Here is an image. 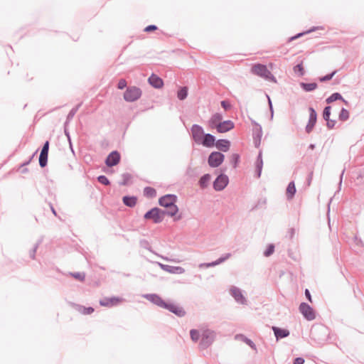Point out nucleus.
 <instances>
[{"mask_svg": "<svg viewBox=\"0 0 364 364\" xmlns=\"http://www.w3.org/2000/svg\"><path fill=\"white\" fill-rule=\"evenodd\" d=\"M178 197L175 194H166L159 199V205L165 208L163 211L166 215L173 217L178 212V207L176 205Z\"/></svg>", "mask_w": 364, "mask_h": 364, "instance_id": "f257e3e1", "label": "nucleus"}, {"mask_svg": "<svg viewBox=\"0 0 364 364\" xmlns=\"http://www.w3.org/2000/svg\"><path fill=\"white\" fill-rule=\"evenodd\" d=\"M252 73L258 75L266 80L277 83L276 77L268 70L267 65L261 63L254 65L251 68Z\"/></svg>", "mask_w": 364, "mask_h": 364, "instance_id": "f03ea898", "label": "nucleus"}, {"mask_svg": "<svg viewBox=\"0 0 364 364\" xmlns=\"http://www.w3.org/2000/svg\"><path fill=\"white\" fill-rule=\"evenodd\" d=\"M216 333L214 331L209 328L203 329L201 331V338L198 344L200 350H205L209 348L214 342Z\"/></svg>", "mask_w": 364, "mask_h": 364, "instance_id": "7ed1b4c3", "label": "nucleus"}, {"mask_svg": "<svg viewBox=\"0 0 364 364\" xmlns=\"http://www.w3.org/2000/svg\"><path fill=\"white\" fill-rule=\"evenodd\" d=\"M166 214L163 211L162 209L154 207L149 210L144 215V218L145 220H151L154 223H161Z\"/></svg>", "mask_w": 364, "mask_h": 364, "instance_id": "20e7f679", "label": "nucleus"}, {"mask_svg": "<svg viewBox=\"0 0 364 364\" xmlns=\"http://www.w3.org/2000/svg\"><path fill=\"white\" fill-rule=\"evenodd\" d=\"M141 89L136 86H129L124 92V100L126 102H132L136 101L141 96Z\"/></svg>", "mask_w": 364, "mask_h": 364, "instance_id": "39448f33", "label": "nucleus"}, {"mask_svg": "<svg viewBox=\"0 0 364 364\" xmlns=\"http://www.w3.org/2000/svg\"><path fill=\"white\" fill-rule=\"evenodd\" d=\"M225 159V155L220 151H213L208 157V164L211 168L219 167Z\"/></svg>", "mask_w": 364, "mask_h": 364, "instance_id": "423d86ee", "label": "nucleus"}, {"mask_svg": "<svg viewBox=\"0 0 364 364\" xmlns=\"http://www.w3.org/2000/svg\"><path fill=\"white\" fill-rule=\"evenodd\" d=\"M229 178L225 173H221L215 179L213 183V187L216 191H221L225 188L228 185Z\"/></svg>", "mask_w": 364, "mask_h": 364, "instance_id": "0eeeda50", "label": "nucleus"}, {"mask_svg": "<svg viewBox=\"0 0 364 364\" xmlns=\"http://www.w3.org/2000/svg\"><path fill=\"white\" fill-rule=\"evenodd\" d=\"M299 311L303 316L308 321H313L316 318V314L314 309L307 303L302 302L299 307Z\"/></svg>", "mask_w": 364, "mask_h": 364, "instance_id": "6e6552de", "label": "nucleus"}, {"mask_svg": "<svg viewBox=\"0 0 364 364\" xmlns=\"http://www.w3.org/2000/svg\"><path fill=\"white\" fill-rule=\"evenodd\" d=\"M191 138L192 139L198 144L203 139V136L205 134L204 129L202 126L194 124L191 128Z\"/></svg>", "mask_w": 364, "mask_h": 364, "instance_id": "1a4fd4ad", "label": "nucleus"}, {"mask_svg": "<svg viewBox=\"0 0 364 364\" xmlns=\"http://www.w3.org/2000/svg\"><path fill=\"white\" fill-rule=\"evenodd\" d=\"M163 309L169 311L178 317H183L186 315V311L183 307L173 303L165 302Z\"/></svg>", "mask_w": 364, "mask_h": 364, "instance_id": "9d476101", "label": "nucleus"}, {"mask_svg": "<svg viewBox=\"0 0 364 364\" xmlns=\"http://www.w3.org/2000/svg\"><path fill=\"white\" fill-rule=\"evenodd\" d=\"M49 141H46L42 146L40 156H39V166L41 168H44L47 166L48 151H49Z\"/></svg>", "mask_w": 364, "mask_h": 364, "instance_id": "9b49d317", "label": "nucleus"}, {"mask_svg": "<svg viewBox=\"0 0 364 364\" xmlns=\"http://www.w3.org/2000/svg\"><path fill=\"white\" fill-rule=\"evenodd\" d=\"M124 301V299L119 296L105 297L100 300V304L102 306L112 307L117 306Z\"/></svg>", "mask_w": 364, "mask_h": 364, "instance_id": "f8f14e48", "label": "nucleus"}, {"mask_svg": "<svg viewBox=\"0 0 364 364\" xmlns=\"http://www.w3.org/2000/svg\"><path fill=\"white\" fill-rule=\"evenodd\" d=\"M121 156L118 151L110 152L105 159V164L108 167H113L120 161Z\"/></svg>", "mask_w": 364, "mask_h": 364, "instance_id": "ddd939ff", "label": "nucleus"}, {"mask_svg": "<svg viewBox=\"0 0 364 364\" xmlns=\"http://www.w3.org/2000/svg\"><path fill=\"white\" fill-rule=\"evenodd\" d=\"M234 127V122L231 120L228 119L222 121L220 123H218L217 125H215V127L214 129H215L218 133H225L227 132L230 131Z\"/></svg>", "mask_w": 364, "mask_h": 364, "instance_id": "4468645a", "label": "nucleus"}, {"mask_svg": "<svg viewBox=\"0 0 364 364\" xmlns=\"http://www.w3.org/2000/svg\"><path fill=\"white\" fill-rule=\"evenodd\" d=\"M150 302L163 309L166 301L156 294H146L143 296Z\"/></svg>", "mask_w": 364, "mask_h": 364, "instance_id": "2eb2a0df", "label": "nucleus"}, {"mask_svg": "<svg viewBox=\"0 0 364 364\" xmlns=\"http://www.w3.org/2000/svg\"><path fill=\"white\" fill-rule=\"evenodd\" d=\"M161 269L171 274H181L185 272V269L181 267L171 266L168 264H161L158 262Z\"/></svg>", "mask_w": 364, "mask_h": 364, "instance_id": "dca6fc26", "label": "nucleus"}, {"mask_svg": "<svg viewBox=\"0 0 364 364\" xmlns=\"http://www.w3.org/2000/svg\"><path fill=\"white\" fill-rule=\"evenodd\" d=\"M231 257L230 253H226L215 261L211 262H206V263H201L199 264L200 268H208V267H213L215 266H217L218 264H220L221 263L226 261L228 259H229Z\"/></svg>", "mask_w": 364, "mask_h": 364, "instance_id": "f3484780", "label": "nucleus"}, {"mask_svg": "<svg viewBox=\"0 0 364 364\" xmlns=\"http://www.w3.org/2000/svg\"><path fill=\"white\" fill-rule=\"evenodd\" d=\"M216 142V138L214 135L205 133L203 136V139L200 141L198 144H201L205 147H213Z\"/></svg>", "mask_w": 364, "mask_h": 364, "instance_id": "a211bd4d", "label": "nucleus"}, {"mask_svg": "<svg viewBox=\"0 0 364 364\" xmlns=\"http://www.w3.org/2000/svg\"><path fill=\"white\" fill-rule=\"evenodd\" d=\"M231 143L228 139H220L216 140L215 146L220 152H227L230 147Z\"/></svg>", "mask_w": 364, "mask_h": 364, "instance_id": "6ab92c4d", "label": "nucleus"}, {"mask_svg": "<svg viewBox=\"0 0 364 364\" xmlns=\"http://www.w3.org/2000/svg\"><path fill=\"white\" fill-rule=\"evenodd\" d=\"M231 294L234 297L235 300L241 304H245L247 302L245 297L242 295L240 289L237 287H232L231 289Z\"/></svg>", "mask_w": 364, "mask_h": 364, "instance_id": "aec40b11", "label": "nucleus"}, {"mask_svg": "<svg viewBox=\"0 0 364 364\" xmlns=\"http://www.w3.org/2000/svg\"><path fill=\"white\" fill-rule=\"evenodd\" d=\"M149 83L154 88L160 89L164 86L163 80L155 74H151L148 79Z\"/></svg>", "mask_w": 364, "mask_h": 364, "instance_id": "412c9836", "label": "nucleus"}, {"mask_svg": "<svg viewBox=\"0 0 364 364\" xmlns=\"http://www.w3.org/2000/svg\"><path fill=\"white\" fill-rule=\"evenodd\" d=\"M272 331L277 340L284 338L289 336L290 333L289 330L277 326H273Z\"/></svg>", "mask_w": 364, "mask_h": 364, "instance_id": "4be33fe9", "label": "nucleus"}, {"mask_svg": "<svg viewBox=\"0 0 364 364\" xmlns=\"http://www.w3.org/2000/svg\"><path fill=\"white\" fill-rule=\"evenodd\" d=\"M223 120V115L220 113L216 112L213 114L208 122V124L210 129H213L218 123H220Z\"/></svg>", "mask_w": 364, "mask_h": 364, "instance_id": "5701e85b", "label": "nucleus"}, {"mask_svg": "<svg viewBox=\"0 0 364 364\" xmlns=\"http://www.w3.org/2000/svg\"><path fill=\"white\" fill-rule=\"evenodd\" d=\"M263 167L262 153L259 151L258 156L255 161V176L257 178H260Z\"/></svg>", "mask_w": 364, "mask_h": 364, "instance_id": "b1692460", "label": "nucleus"}, {"mask_svg": "<svg viewBox=\"0 0 364 364\" xmlns=\"http://www.w3.org/2000/svg\"><path fill=\"white\" fill-rule=\"evenodd\" d=\"M122 201L126 206L133 208L136 204L137 197L134 196H124L122 198Z\"/></svg>", "mask_w": 364, "mask_h": 364, "instance_id": "393cba45", "label": "nucleus"}, {"mask_svg": "<svg viewBox=\"0 0 364 364\" xmlns=\"http://www.w3.org/2000/svg\"><path fill=\"white\" fill-rule=\"evenodd\" d=\"M296 192V189L294 182V181L289 182V183L287 186V191H286L287 199L288 200L292 199L294 198Z\"/></svg>", "mask_w": 364, "mask_h": 364, "instance_id": "a878e982", "label": "nucleus"}, {"mask_svg": "<svg viewBox=\"0 0 364 364\" xmlns=\"http://www.w3.org/2000/svg\"><path fill=\"white\" fill-rule=\"evenodd\" d=\"M210 179L211 176L209 173H205L203 176H202L198 181V185L200 186V188H206L209 184Z\"/></svg>", "mask_w": 364, "mask_h": 364, "instance_id": "bb28decb", "label": "nucleus"}, {"mask_svg": "<svg viewBox=\"0 0 364 364\" xmlns=\"http://www.w3.org/2000/svg\"><path fill=\"white\" fill-rule=\"evenodd\" d=\"M300 87L305 91V92H311L316 90L318 87L317 83L316 82H300Z\"/></svg>", "mask_w": 364, "mask_h": 364, "instance_id": "cd10ccee", "label": "nucleus"}, {"mask_svg": "<svg viewBox=\"0 0 364 364\" xmlns=\"http://www.w3.org/2000/svg\"><path fill=\"white\" fill-rule=\"evenodd\" d=\"M252 124L255 126L253 128L252 138H262V128L261 125L255 121H252Z\"/></svg>", "mask_w": 364, "mask_h": 364, "instance_id": "c85d7f7f", "label": "nucleus"}, {"mask_svg": "<svg viewBox=\"0 0 364 364\" xmlns=\"http://www.w3.org/2000/svg\"><path fill=\"white\" fill-rule=\"evenodd\" d=\"M81 105H82V102L79 103L75 107H74L71 109V110L69 112V113L66 117V121L65 122V125H66L69 122H70L73 119V118L74 117V116L75 115L76 112L78 111V109H80Z\"/></svg>", "mask_w": 364, "mask_h": 364, "instance_id": "c756f323", "label": "nucleus"}, {"mask_svg": "<svg viewBox=\"0 0 364 364\" xmlns=\"http://www.w3.org/2000/svg\"><path fill=\"white\" fill-rule=\"evenodd\" d=\"M309 118L308 123L316 124V123L317 122V113H316L315 109L312 107H309Z\"/></svg>", "mask_w": 364, "mask_h": 364, "instance_id": "7c9ffc66", "label": "nucleus"}, {"mask_svg": "<svg viewBox=\"0 0 364 364\" xmlns=\"http://www.w3.org/2000/svg\"><path fill=\"white\" fill-rule=\"evenodd\" d=\"M336 100H343V97L339 92H333L331 94L328 98H326V102L327 104H331Z\"/></svg>", "mask_w": 364, "mask_h": 364, "instance_id": "2f4dec72", "label": "nucleus"}, {"mask_svg": "<svg viewBox=\"0 0 364 364\" xmlns=\"http://www.w3.org/2000/svg\"><path fill=\"white\" fill-rule=\"evenodd\" d=\"M188 89L187 87H181L177 92V97L180 100H184L188 96Z\"/></svg>", "mask_w": 364, "mask_h": 364, "instance_id": "473e14b6", "label": "nucleus"}, {"mask_svg": "<svg viewBox=\"0 0 364 364\" xmlns=\"http://www.w3.org/2000/svg\"><path fill=\"white\" fill-rule=\"evenodd\" d=\"M144 195L148 198H154L156 196V191L155 188L146 186L144 188Z\"/></svg>", "mask_w": 364, "mask_h": 364, "instance_id": "72a5a7b5", "label": "nucleus"}, {"mask_svg": "<svg viewBox=\"0 0 364 364\" xmlns=\"http://www.w3.org/2000/svg\"><path fill=\"white\" fill-rule=\"evenodd\" d=\"M350 117L349 112L344 107H342L338 114V119L341 122L347 121Z\"/></svg>", "mask_w": 364, "mask_h": 364, "instance_id": "f704fd0d", "label": "nucleus"}, {"mask_svg": "<svg viewBox=\"0 0 364 364\" xmlns=\"http://www.w3.org/2000/svg\"><path fill=\"white\" fill-rule=\"evenodd\" d=\"M190 336H191V340L196 343L198 342L200 338H201V333H200V331L197 329H191L190 331Z\"/></svg>", "mask_w": 364, "mask_h": 364, "instance_id": "c9c22d12", "label": "nucleus"}, {"mask_svg": "<svg viewBox=\"0 0 364 364\" xmlns=\"http://www.w3.org/2000/svg\"><path fill=\"white\" fill-rule=\"evenodd\" d=\"M319 27H312L311 28H310L309 30H308L307 31H305V32H301V33H299L297 34H296L295 36H291L289 39V41H292L294 40H296L298 38L304 36V34L306 33H310L313 31H315L316 30H317Z\"/></svg>", "mask_w": 364, "mask_h": 364, "instance_id": "e433bc0d", "label": "nucleus"}, {"mask_svg": "<svg viewBox=\"0 0 364 364\" xmlns=\"http://www.w3.org/2000/svg\"><path fill=\"white\" fill-rule=\"evenodd\" d=\"M240 155L238 154H232L230 156V162L233 168H236L240 162Z\"/></svg>", "mask_w": 364, "mask_h": 364, "instance_id": "4c0bfd02", "label": "nucleus"}, {"mask_svg": "<svg viewBox=\"0 0 364 364\" xmlns=\"http://www.w3.org/2000/svg\"><path fill=\"white\" fill-rule=\"evenodd\" d=\"M294 71L295 73H297L299 76L301 77L304 75V69L303 66L302 62L301 63L297 64L294 67Z\"/></svg>", "mask_w": 364, "mask_h": 364, "instance_id": "58836bf2", "label": "nucleus"}, {"mask_svg": "<svg viewBox=\"0 0 364 364\" xmlns=\"http://www.w3.org/2000/svg\"><path fill=\"white\" fill-rule=\"evenodd\" d=\"M337 71H338L337 70H335L333 72H331L324 76L320 77L318 78V80L321 82L331 80L333 77V76L336 74Z\"/></svg>", "mask_w": 364, "mask_h": 364, "instance_id": "ea45409f", "label": "nucleus"}, {"mask_svg": "<svg viewBox=\"0 0 364 364\" xmlns=\"http://www.w3.org/2000/svg\"><path fill=\"white\" fill-rule=\"evenodd\" d=\"M122 181L119 182L120 186H127L129 183V181L132 178V175L129 173H124L122 175Z\"/></svg>", "mask_w": 364, "mask_h": 364, "instance_id": "a19ab883", "label": "nucleus"}, {"mask_svg": "<svg viewBox=\"0 0 364 364\" xmlns=\"http://www.w3.org/2000/svg\"><path fill=\"white\" fill-rule=\"evenodd\" d=\"M42 242V239H40L37 241V242L34 245L33 247L32 248V250H31L30 251V257L33 259H35L36 257V250L38 248L40 244Z\"/></svg>", "mask_w": 364, "mask_h": 364, "instance_id": "79ce46f5", "label": "nucleus"}, {"mask_svg": "<svg viewBox=\"0 0 364 364\" xmlns=\"http://www.w3.org/2000/svg\"><path fill=\"white\" fill-rule=\"evenodd\" d=\"M240 336L242 338V341L248 345L252 349L256 350V345L251 339L247 338L244 335H240Z\"/></svg>", "mask_w": 364, "mask_h": 364, "instance_id": "37998d69", "label": "nucleus"}, {"mask_svg": "<svg viewBox=\"0 0 364 364\" xmlns=\"http://www.w3.org/2000/svg\"><path fill=\"white\" fill-rule=\"evenodd\" d=\"M139 245H140V247L144 248V249H146L151 252H153V250L151 249V245L149 244V241L145 240V239H142L139 241Z\"/></svg>", "mask_w": 364, "mask_h": 364, "instance_id": "c03bdc74", "label": "nucleus"}, {"mask_svg": "<svg viewBox=\"0 0 364 364\" xmlns=\"http://www.w3.org/2000/svg\"><path fill=\"white\" fill-rule=\"evenodd\" d=\"M97 180L99 183L105 186H108L110 184L109 180L105 175H100L99 176H97Z\"/></svg>", "mask_w": 364, "mask_h": 364, "instance_id": "a18cd8bd", "label": "nucleus"}, {"mask_svg": "<svg viewBox=\"0 0 364 364\" xmlns=\"http://www.w3.org/2000/svg\"><path fill=\"white\" fill-rule=\"evenodd\" d=\"M70 275L75 279L83 282L85 279V272H73L70 273Z\"/></svg>", "mask_w": 364, "mask_h": 364, "instance_id": "49530a36", "label": "nucleus"}, {"mask_svg": "<svg viewBox=\"0 0 364 364\" xmlns=\"http://www.w3.org/2000/svg\"><path fill=\"white\" fill-rule=\"evenodd\" d=\"M274 248L275 247H274V245L273 244H269L267 246V249L264 250V252L263 253L265 257H269L270 255H272L274 253Z\"/></svg>", "mask_w": 364, "mask_h": 364, "instance_id": "de8ad7c7", "label": "nucleus"}, {"mask_svg": "<svg viewBox=\"0 0 364 364\" xmlns=\"http://www.w3.org/2000/svg\"><path fill=\"white\" fill-rule=\"evenodd\" d=\"M331 109V107L329 105L324 107V109L323 110V118L324 120L330 119Z\"/></svg>", "mask_w": 364, "mask_h": 364, "instance_id": "09e8293b", "label": "nucleus"}, {"mask_svg": "<svg viewBox=\"0 0 364 364\" xmlns=\"http://www.w3.org/2000/svg\"><path fill=\"white\" fill-rule=\"evenodd\" d=\"M80 309H82V310L80 311V312L84 314V315H88V314H92V312H94L95 309L94 308L91 307V306H89V307H85V306H80Z\"/></svg>", "mask_w": 364, "mask_h": 364, "instance_id": "8fccbe9b", "label": "nucleus"}, {"mask_svg": "<svg viewBox=\"0 0 364 364\" xmlns=\"http://www.w3.org/2000/svg\"><path fill=\"white\" fill-rule=\"evenodd\" d=\"M220 105H221V107L225 110V111H228L229 109H230L231 108V104L230 103L229 101L228 100H223L221 101L220 102Z\"/></svg>", "mask_w": 364, "mask_h": 364, "instance_id": "3c124183", "label": "nucleus"}, {"mask_svg": "<svg viewBox=\"0 0 364 364\" xmlns=\"http://www.w3.org/2000/svg\"><path fill=\"white\" fill-rule=\"evenodd\" d=\"M326 121V127H328V129H332L334 128V127L336 124V120L331 119H328Z\"/></svg>", "mask_w": 364, "mask_h": 364, "instance_id": "603ef678", "label": "nucleus"}, {"mask_svg": "<svg viewBox=\"0 0 364 364\" xmlns=\"http://www.w3.org/2000/svg\"><path fill=\"white\" fill-rule=\"evenodd\" d=\"M127 87V81L124 79H120L117 83V88L123 90Z\"/></svg>", "mask_w": 364, "mask_h": 364, "instance_id": "864d4df0", "label": "nucleus"}, {"mask_svg": "<svg viewBox=\"0 0 364 364\" xmlns=\"http://www.w3.org/2000/svg\"><path fill=\"white\" fill-rule=\"evenodd\" d=\"M295 232H296V230H295V229L294 228H290L288 230L286 237H289V240H292L294 238V237Z\"/></svg>", "mask_w": 364, "mask_h": 364, "instance_id": "5fc2aeb1", "label": "nucleus"}, {"mask_svg": "<svg viewBox=\"0 0 364 364\" xmlns=\"http://www.w3.org/2000/svg\"><path fill=\"white\" fill-rule=\"evenodd\" d=\"M157 29H158V27L156 25H149L146 27H145L144 31L145 32L149 33V32L154 31H156Z\"/></svg>", "mask_w": 364, "mask_h": 364, "instance_id": "6e6d98bb", "label": "nucleus"}, {"mask_svg": "<svg viewBox=\"0 0 364 364\" xmlns=\"http://www.w3.org/2000/svg\"><path fill=\"white\" fill-rule=\"evenodd\" d=\"M320 332H326V329L323 326H319L318 328H313L311 331V333L312 336H314L316 331Z\"/></svg>", "mask_w": 364, "mask_h": 364, "instance_id": "4d7b16f0", "label": "nucleus"}, {"mask_svg": "<svg viewBox=\"0 0 364 364\" xmlns=\"http://www.w3.org/2000/svg\"><path fill=\"white\" fill-rule=\"evenodd\" d=\"M267 97L268 99V105H269V110H270V113H271V119H273V116H274V109H273V106H272V100L269 97V95H267Z\"/></svg>", "mask_w": 364, "mask_h": 364, "instance_id": "13d9d810", "label": "nucleus"}, {"mask_svg": "<svg viewBox=\"0 0 364 364\" xmlns=\"http://www.w3.org/2000/svg\"><path fill=\"white\" fill-rule=\"evenodd\" d=\"M314 126H315V124L307 123V124L305 127L306 132L308 134L311 133L312 132Z\"/></svg>", "mask_w": 364, "mask_h": 364, "instance_id": "bf43d9fd", "label": "nucleus"}, {"mask_svg": "<svg viewBox=\"0 0 364 364\" xmlns=\"http://www.w3.org/2000/svg\"><path fill=\"white\" fill-rule=\"evenodd\" d=\"M312 179H313V171H311L308 174L307 178H306V184L308 186H309L311 185Z\"/></svg>", "mask_w": 364, "mask_h": 364, "instance_id": "052dcab7", "label": "nucleus"}, {"mask_svg": "<svg viewBox=\"0 0 364 364\" xmlns=\"http://www.w3.org/2000/svg\"><path fill=\"white\" fill-rule=\"evenodd\" d=\"M305 362L304 359L301 357L296 358L294 360V364H304Z\"/></svg>", "mask_w": 364, "mask_h": 364, "instance_id": "680f3d73", "label": "nucleus"}, {"mask_svg": "<svg viewBox=\"0 0 364 364\" xmlns=\"http://www.w3.org/2000/svg\"><path fill=\"white\" fill-rule=\"evenodd\" d=\"M262 138H253V143L256 148H259L261 144Z\"/></svg>", "mask_w": 364, "mask_h": 364, "instance_id": "e2e57ef3", "label": "nucleus"}, {"mask_svg": "<svg viewBox=\"0 0 364 364\" xmlns=\"http://www.w3.org/2000/svg\"><path fill=\"white\" fill-rule=\"evenodd\" d=\"M354 241L356 243V245L363 246L362 240L360 238H358L357 235H355Z\"/></svg>", "mask_w": 364, "mask_h": 364, "instance_id": "0e129e2a", "label": "nucleus"}, {"mask_svg": "<svg viewBox=\"0 0 364 364\" xmlns=\"http://www.w3.org/2000/svg\"><path fill=\"white\" fill-rule=\"evenodd\" d=\"M305 296L306 297V299L310 301V302H312V299H311V293L309 291V290L308 289H305Z\"/></svg>", "mask_w": 364, "mask_h": 364, "instance_id": "69168bd1", "label": "nucleus"}, {"mask_svg": "<svg viewBox=\"0 0 364 364\" xmlns=\"http://www.w3.org/2000/svg\"><path fill=\"white\" fill-rule=\"evenodd\" d=\"M30 163H31V162H30V161H28V160L26 161L25 162H23V164H21L19 166V167H18V170H19L20 168H23L24 166H26L28 165Z\"/></svg>", "mask_w": 364, "mask_h": 364, "instance_id": "338daca9", "label": "nucleus"}, {"mask_svg": "<svg viewBox=\"0 0 364 364\" xmlns=\"http://www.w3.org/2000/svg\"><path fill=\"white\" fill-rule=\"evenodd\" d=\"M173 217H174V218H173V221H175V222L178 221V220H181V219H182V215H181V214L178 215H177V214H176V215L175 216H173Z\"/></svg>", "mask_w": 364, "mask_h": 364, "instance_id": "774afa93", "label": "nucleus"}]
</instances>
